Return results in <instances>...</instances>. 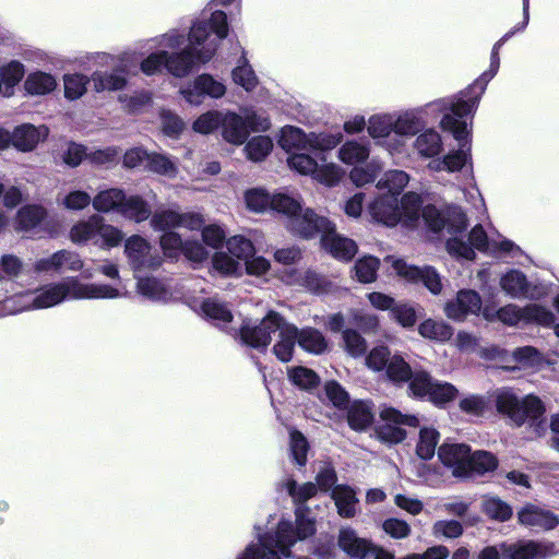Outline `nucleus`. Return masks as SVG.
Listing matches in <instances>:
<instances>
[{
  "instance_id": "obj_1",
  "label": "nucleus",
  "mask_w": 559,
  "mask_h": 559,
  "mask_svg": "<svg viewBox=\"0 0 559 559\" xmlns=\"http://www.w3.org/2000/svg\"><path fill=\"white\" fill-rule=\"evenodd\" d=\"M228 35L227 15L215 10L209 20H198L188 35V46L179 51L157 50L140 63L145 75H155L165 69L175 78H186L201 63L209 62L215 55L219 41Z\"/></svg>"
},
{
  "instance_id": "obj_2",
  "label": "nucleus",
  "mask_w": 559,
  "mask_h": 559,
  "mask_svg": "<svg viewBox=\"0 0 559 559\" xmlns=\"http://www.w3.org/2000/svg\"><path fill=\"white\" fill-rule=\"evenodd\" d=\"M283 487L297 506L295 524L282 519L274 532L258 533L259 545H249L237 559L290 558L293 556L292 547L314 535L316 520L311 516L309 508L304 504L317 495V485L311 481L297 485L296 480L288 478L284 481Z\"/></svg>"
},
{
  "instance_id": "obj_3",
  "label": "nucleus",
  "mask_w": 559,
  "mask_h": 559,
  "mask_svg": "<svg viewBox=\"0 0 559 559\" xmlns=\"http://www.w3.org/2000/svg\"><path fill=\"white\" fill-rule=\"evenodd\" d=\"M124 294L108 284L82 283L76 277L47 284L32 295L12 297L5 300L11 313L29 309L55 307L67 299H118Z\"/></svg>"
},
{
  "instance_id": "obj_4",
  "label": "nucleus",
  "mask_w": 559,
  "mask_h": 559,
  "mask_svg": "<svg viewBox=\"0 0 559 559\" xmlns=\"http://www.w3.org/2000/svg\"><path fill=\"white\" fill-rule=\"evenodd\" d=\"M475 100L464 102L460 95L442 98L420 107L409 108L394 114V133L400 136H414L427 124L430 114L444 112L457 117L474 114Z\"/></svg>"
},
{
  "instance_id": "obj_5",
  "label": "nucleus",
  "mask_w": 559,
  "mask_h": 559,
  "mask_svg": "<svg viewBox=\"0 0 559 559\" xmlns=\"http://www.w3.org/2000/svg\"><path fill=\"white\" fill-rule=\"evenodd\" d=\"M299 236L311 238L317 234L321 235V243L325 251L340 261H349L357 253L356 242L335 231V226L325 217H316L311 221L310 216H305L295 227Z\"/></svg>"
},
{
  "instance_id": "obj_6",
  "label": "nucleus",
  "mask_w": 559,
  "mask_h": 559,
  "mask_svg": "<svg viewBox=\"0 0 559 559\" xmlns=\"http://www.w3.org/2000/svg\"><path fill=\"white\" fill-rule=\"evenodd\" d=\"M70 239L76 245L92 243L103 250H108L121 243L123 234L119 228L106 224L102 216L94 214L72 226Z\"/></svg>"
},
{
  "instance_id": "obj_7",
  "label": "nucleus",
  "mask_w": 559,
  "mask_h": 559,
  "mask_svg": "<svg viewBox=\"0 0 559 559\" xmlns=\"http://www.w3.org/2000/svg\"><path fill=\"white\" fill-rule=\"evenodd\" d=\"M495 403L498 413L507 416L514 425L521 426L526 421L538 420L545 407L542 401L534 395L520 399L509 389H500L495 393Z\"/></svg>"
},
{
  "instance_id": "obj_8",
  "label": "nucleus",
  "mask_w": 559,
  "mask_h": 559,
  "mask_svg": "<svg viewBox=\"0 0 559 559\" xmlns=\"http://www.w3.org/2000/svg\"><path fill=\"white\" fill-rule=\"evenodd\" d=\"M465 117L444 114L440 127L452 133L459 148L444 155L447 171H460L471 159V130Z\"/></svg>"
},
{
  "instance_id": "obj_9",
  "label": "nucleus",
  "mask_w": 559,
  "mask_h": 559,
  "mask_svg": "<svg viewBox=\"0 0 559 559\" xmlns=\"http://www.w3.org/2000/svg\"><path fill=\"white\" fill-rule=\"evenodd\" d=\"M379 416L383 421L377 429L378 438L386 443L395 444L405 440L406 431L402 426L417 427L419 419L415 415L403 414L391 406H382Z\"/></svg>"
},
{
  "instance_id": "obj_10",
  "label": "nucleus",
  "mask_w": 559,
  "mask_h": 559,
  "mask_svg": "<svg viewBox=\"0 0 559 559\" xmlns=\"http://www.w3.org/2000/svg\"><path fill=\"white\" fill-rule=\"evenodd\" d=\"M423 218L427 226L433 231L447 229L450 234L464 230L467 226V218L460 206L449 205L438 209L435 205H427L423 209Z\"/></svg>"
},
{
  "instance_id": "obj_11",
  "label": "nucleus",
  "mask_w": 559,
  "mask_h": 559,
  "mask_svg": "<svg viewBox=\"0 0 559 559\" xmlns=\"http://www.w3.org/2000/svg\"><path fill=\"white\" fill-rule=\"evenodd\" d=\"M124 254L134 273L155 270L160 266L163 259L143 237L133 235L126 240Z\"/></svg>"
},
{
  "instance_id": "obj_12",
  "label": "nucleus",
  "mask_w": 559,
  "mask_h": 559,
  "mask_svg": "<svg viewBox=\"0 0 559 559\" xmlns=\"http://www.w3.org/2000/svg\"><path fill=\"white\" fill-rule=\"evenodd\" d=\"M498 321L507 325H516L520 322H525L549 326L555 322V314L536 304L525 307L510 304L499 309Z\"/></svg>"
},
{
  "instance_id": "obj_13",
  "label": "nucleus",
  "mask_w": 559,
  "mask_h": 559,
  "mask_svg": "<svg viewBox=\"0 0 559 559\" xmlns=\"http://www.w3.org/2000/svg\"><path fill=\"white\" fill-rule=\"evenodd\" d=\"M180 95L192 106H200L205 97L219 99L226 94V86L213 75L202 73L181 86Z\"/></svg>"
},
{
  "instance_id": "obj_14",
  "label": "nucleus",
  "mask_w": 559,
  "mask_h": 559,
  "mask_svg": "<svg viewBox=\"0 0 559 559\" xmlns=\"http://www.w3.org/2000/svg\"><path fill=\"white\" fill-rule=\"evenodd\" d=\"M282 316L275 311L267 314L257 325L245 323L240 329L241 341L258 350H265L271 344L272 335L276 334Z\"/></svg>"
},
{
  "instance_id": "obj_15",
  "label": "nucleus",
  "mask_w": 559,
  "mask_h": 559,
  "mask_svg": "<svg viewBox=\"0 0 559 559\" xmlns=\"http://www.w3.org/2000/svg\"><path fill=\"white\" fill-rule=\"evenodd\" d=\"M523 31L522 28L514 26L504 36L499 39L492 47L490 56V67L488 71H485L478 80H476L466 90L462 91L459 95L464 98V102L475 100L474 111L476 110L479 99L486 90L488 82L498 73L500 67L499 49L509 38L515 33Z\"/></svg>"
},
{
  "instance_id": "obj_16",
  "label": "nucleus",
  "mask_w": 559,
  "mask_h": 559,
  "mask_svg": "<svg viewBox=\"0 0 559 559\" xmlns=\"http://www.w3.org/2000/svg\"><path fill=\"white\" fill-rule=\"evenodd\" d=\"M475 249L479 251H490V240L481 225L473 227L468 235V242L459 237H452L447 241L448 252L456 258L473 260L475 258Z\"/></svg>"
},
{
  "instance_id": "obj_17",
  "label": "nucleus",
  "mask_w": 559,
  "mask_h": 559,
  "mask_svg": "<svg viewBox=\"0 0 559 559\" xmlns=\"http://www.w3.org/2000/svg\"><path fill=\"white\" fill-rule=\"evenodd\" d=\"M558 554L552 542L520 540L503 547L502 559H546Z\"/></svg>"
},
{
  "instance_id": "obj_18",
  "label": "nucleus",
  "mask_w": 559,
  "mask_h": 559,
  "mask_svg": "<svg viewBox=\"0 0 559 559\" xmlns=\"http://www.w3.org/2000/svg\"><path fill=\"white\" fill-rule=\"evenodd\" d=\"M392 267L399 276L405 278L408 282H421L433 295H438L441 293V278L433 267H418L415 265L407 264L402 259L393 260Z\"/></svg>"
},
{
  "instance_id": "obj_19",
  "label": "nucleus",
  "mask_w": 559,
  "mask_h": 559,
  "mask_svg": "<svg viewBox=\"0 0 559 559\" xmlns=\"http://www.w3.org/2000/svg\"><path fill=\"white\" fill-rule=\"evenodd\" d=\"M481 310V298L478 293L472 289H462L455 299L444 305L445 316L454 321H463L469 314H479Z\"/></svg>"
},
{
  "instance_id": "obj_20",
  "label": "nucleus",
  "mask_w": 559,
  "mask_h": 559,
  "mask_svg": "<svg viewBox=\"0 0 559 559\" xmlns=\"http://www.w3.org/2000/svg\"><path fill=\"white\" fill-rule=\"evenodd\" d=\"M271 210L286 215L289 218V229L298 235L299 231L295 227L299 223L301 224L305 216H310L311 221H316V217H320L310 209L302 210L300 201L297 198L284 192L273 194Z\"/></svg>"
},
{
  "instance_id": "obj_21",
  "label": "nucleus",
  "mask_w": 559,
  "mask_h": 559,
  "mask_svg": "<svg viewBox=\"0 0 559 559\" xmlns=\"http://www.w3.org/2000/svg\"><path fill=\"white\" fill-rule=\"evenodd\" d=\"M83 265L84 263L76 252L60 250L47 258L38 259L34 264V270L37 273L76 272L82 270Z\"/></svg>"
},
{
  "instance_id": "obj_22",
  "label": "nucleus",
  "mask_w": 559,
  "mask_h": 559,
  "mask_svg": "<svg viewBox=\"0 0 559 559\" xmlns=\"http://www.w3.org/2000/svg\"><path fill=\"white\" fill-rule=\"evenodd\" d=\"M440 461L452 468L456 477H468L471 449L464 443H443L438 449Z\"/></svg>"
},
{
  "instance_id": "obj_23",
  "label": "nucleus",
  "mask_w": 559,
  "mask_h": 559,
  "mask_svg": "<svg viewBox=\"0 0 559 559\" xmlns=\"http://www.w3.org/2000/svg\"><path fill=\"white\" fill-rule=\"evenodd\" d=\"M277 340L272 348L273 354L282 362L292 360L295 345L298 337V328L288 322L284 317L281 318L278 330H276Z\"/></svg>"
},
{
  "instance_id": "obj_24",
  "label": "nucleus",
  "mask_w": 559,
  "mask_h": 559,
  "mask_svg": "<svg viewBox=\"0 0 559 559\" xmlns=\"http://www.w3.org/2000/svg\"><path fill=\"white\" fill-rule=\"evenodd\" d=\"M518 519L522 525L534 530L549 531L559 524L558 516L551 511L534 504L522 508L518 513Z\"/></svg>"
},
{
  "instance_id": "obj_25",
  "label": "nucleus",
  "mask_w": 559,
  "mask_h": 559,
  "mask_svg": "<svg viewBox=\"0 0 559 559\" xmlns=\"http://www.w3.org/2000/svg\"><path fill=\"white\" fill-rule=\"evenodd\" d=\"M369 213L373 219L386 226H395L402 218L399 200L393 194L377 198L369 205Z\"/></svg>"
},
{
  "instance_id": "obj_26",
  "label": "nucleus",
  "mask_w": 559,
  "mask_h": 559,
  "mask_svg": "<svg viewBox=\"0 0 559 559\" xmlns=\"http://www.w3.org/2000/svg\"><path fill=\"white\" fill-rule=\"evenodd\" d=\"M338 547L354 559H367L371 549V543L359 537L349 526L341 527L337 537Z\"/></svg>"
},
{
  "instance_id": "obj_27",
  "label": "nucleus",
  "mask_w": 559,
  "mask_h": 559,
  "mask_svg": "<svg viewBox=\"0 0 559 559\" xmlns=\"http://www.w3.org/2000/svg\"><path fill=\"white\" fill-rule=\"evenodd\" d=\"M48 135V128L44 124H22L14 129L11 142L20 151L29 152Z\"/></svg>"
},
{
  "instance_id": "obj_28",
  "label": "nucleus",
  "mask_w": 559,
  "mask_h": 559,
  "mask_svg": "<svg viewBox=\"0 0 559 559\" xmlns=\"http://www.w3.org/2000/svg\"><path fill=\"white\" fill-rule=\"evenodd\" d=\"M91 83L97 93L121 91L127 86L128 80L122 66L115 67L114 71H95L91 75Z\"/></svg>"
},
{
  "instance_id": "obj_29",
  "label": "nucleus",
  "mask_w": 559,
  "mask_h": 559,
  "mask_svg": "<svg viewBox=\"0 0 559 559\" xmlns=\"http://www.w3.org/2000/svg\"><path fill=\"white\" fill-rule=\"evenodd\" d=\"M414 152L421 158H433L443 151V141L441 134L433 128L425 129L419 132L413 144Z\"/></svg>"
},
{
  "instance_id": "obj_30",
  "label": "nucleus",
  "mask_w": 559,
  "mask_h": 559,
  "mask_svg": "<svg viewBox=\"0 0 559 559\" xmlns=\"http://www.w3.org/2000/svg\"><path fill=\"white\" fill-rule=\"evenodd\" d=\"M136 292L154 302H167L173 293L168 283L154 276L139 277L136 275Z\"/></svg>"
},
{
  "instance_id": "obj_31",
  "label": "nucleus",
  "mask_w": 559,
  "mask_h": 559,
  "mask_svg": "<svg viewBox=\"0 0 559 559\" xmlns=\"http://www.w3.org/2000/svg\"><path fill=\"white\" fill-rule=\"evenodd\" d=\"M221 128L223 138L235 145L245 143L249 135V131L241 112H223Z\"/></svg>"
},
{
  "instance_id": "obj_32",
  "label": "nucleus",
  "mask_w": 559,
  "mask_h": 559,
  "mask_svg": "<svg viewBox=\"0 0 559 559\" xmlns=\"http://www.w3.org/2000/svg\"><path fill=\"white\" fill-rule=\"evenodd\" d=\"M501 289L511 298L531 297V285L525 274L519 270H510L500 278Z\"/></svg>"
},
{
  "instance_id": "obj_33",
  "label": "nucleus",
  "mask_w": 559,
  "mask_h": 559,
  "mask_svg": "<svg viewBox=\"0 0 559 559\" xmlns=\"http://www.w3.org/2000/svg\"><path fill=\"white\" fill-rule=\"evenodd\" d=\"M120 215L135 223H142L152 216L150 204L140 195H126Z\"/></svg>"
},
{
  "instance_id": "obj_34",
  "label": "nucleus",
  "mask_w": 559,
  "mask_h": 559,
  "mask_svg": "<svg viewBox=\"0 0 559 559\" xmlns=\"http://www.w3.org/2000/svg\"><path fill=\"white\" fill-rule=\"evenodd\" d=\"M126 193L123 190L118 188H109L105 190H100L93 198V207L97 212L102 213H110L117 212L120 213V207L124 201Z\"/></svg>"
},
{
  "instance_id": "obj_35",
  "label": "nucleus",
  "mask_w": 559,
  "mask_h": 559,
  "mask_svg": "<svg viewBox=\"0 0 559 559\" xmlns=\"http://www.w3.org/2000/svg\"><path fill=\"white\" fill-rule=\"evenodd\" d=\"M369 155V144L357 140H348L344 142L337 151L338 159L346 165L365 163Z\"/></svg>"
},
{
  "instance_id": "obj_36",
  "label": "nucleus",
  "mask_w": 559,
  "mask_h": 559,
  "mask_svg": "<svg viewBox=\"0 0 559 559\" xmlns=\"http://www.w3.org/2000/svg\"><path fill=\"white\" fill-rule=\"evenodd\" d=\"M332 498L342 518H353L356 514L358 499L355 491L346 485H337L332 490Z\"/></svg>"
},
{
  "instance_id": "obj_37",
  "label": "nucleus",
  "mask_w": 559,
  "mask_h": 559,
  "mask_svg": "<svg viewBox=\"0 0 559 559\" xmlns=\"http://www.w3.org/2000/svg\"><path fill=\"white\" fill-rule=\"evenodd\" d=\"M310 133H305L301 129L286 126L281 131L278 144L286 152L309 151L308 140Z\"/></svg>"
},
{
  "instance_id": "obj_38",
  "label": "nucleus",
  "mask_w": 559,
  "mask_h": 559,
  "mask_svg": "<svg viewBox=\"0 0 559 559\" xmlns=\"http://www.w3.org/2000/svg\"><path fill=\"white\" fill-rule=\"evenodd\" d=\"M297 343L305 352L314 355L322 354L328 347V343L323 334L313 328L298 329Z\"/></svg>"
},
{
  "instance_id": "obj_39",
  "label": "nucleus",
  "mask_w": 559,
  "mask_h": 559,
  "mask_svg": "<svg viewBox=\"0 0 559 559\" xmlns=\"http://www.w3.org/2000/svg\"><path fill=\"white\" fill-rule=\"evenodd\" d=\"M440 433L432 427H424L419 430L418 440L416 443V455L424 460H431L439 443Z\"/></svg>"
},
{
  "instance_id": "obj_40",
  "label": "nucleus",
  "mask_w": 559,
  "mask_h": 559,
  "mask_svg": "<svg viewBox=\"0 0 559 559\" xmlns=\"http://www.w3.org/2000/svg\"><path fill=\"white\" fill-rule=\"evenodd\" d=\"M368 134L376 141L384 140L394 132V114H377L368 119Z\"/></svg>"
},
{
  "instance_id": "obj_41",
  "label": "nucleus",
  "mask_w": 559,
  "mask_h": 559,
  "mask_svg": "<svg viewBox=\"0 0 559 559\" xmlns=\"http://www.w3.org/2000/svg\"><path fill=\"white\" fill-rule=\"evenodd\" d=\"M347 420L350 428L357 431L369 427L373 420V413L369 403L364 401L354 402L348 409Z\"/></svg>"
},
{
  "instance_id": "obj_42",
  "label": "nucleus",
  "mask_w": 559,
  "mask_h": 559,
  "mask_svg": "<svg viewBox=\"0 0 559 559\" xmlns=\"http://www.w3.org/2000/svg\"><path fill=\"white\" fill-rule=\"evenodd\" d=\"M56 87V79L51 74L40 71L31 73L24 82V88L31 95H45Z\"/></svg>"
},
{
  "instance_id": "obj_43",
  "label": "nucleus",
  "mask_w": 559,
  "mask_h": 559,
  "mask_svg": "<svg viewBox=\"0 0 559 559\" xmlns=\"http://www.w3.org/2000/svg\"><path fill=\"white\" fill-rule=\"evenodd\" d=\"M201 312L216 325H225L233 319L230 310L215 298L204 299L200 305Z\"/></svg>"
},
{
  "instance_id": "obj_44",
  "label": "nucleus",
  "mask_w": 559,
  "mask_h": 559,
  "mask_svg": "<svg viewBox=\"0 0 559 559\" xmlns=\"http://www.w3.org/2000/svg\"><path fill=\"white\" fill-rule=\"evenodd\" d=\"M320 160L323 164L321 166L319 164L317 165V170L312 178L328 187L337 185L344 176L343 168L335 163H326L324 156H321Z\"/></svg>"
},
{
  "instance_id": "obj_45",
  "label": "nucleus",
  "mask_w": 559,
  "mask_h": 559,
  "mask_svg": "<svg viewBox=\"0 0 559 559\" xmlns=\"http://www.w3.org/2000/svg\"><path fill=\"white\" fill-rule=\"evenodd\" d=\"M186 41V35L178 29H170L165 34L158 35L156 37L150 38L146 40V46L148 49H158L159 50H175L180 48Z\"/></svg>"
},
{
  "instance_id": "obj_46",
  "label": "nucleus",
  "mask_w": 559,
  "mask_h": 559,
  "mask_svg": "<svg viewBox=\"0 0 559 559\" xmlns=\"http://www.w3.org/2000/svg\"><path fill=\"white\" fill-rule=\"evenodd\" d=\"M418 332L423 337L438 342L449 341L453 334V330L450 325L443 321H436L432 319H427L420 323Z\"/></svg>"
},
{
  "instance_id": "obj_47",
  "label": "nucleus",
  "mask_w": 559,
  "mask_h": 559,
  "mask_svg": "<svg viewBox=\"0 0 559 559\" xmlns=\"http://www.w3.org/2000/svg\"><path fill=\"white\" fill-rule=\"evenodd\" d=\"M215 271L225 276H240L242 274L241 263L228 251H217L212 258Z\"/></svg>"
},
{
  "instance_id": "obj_48",
  "label": "nucleus",
  "mask_w": 559,
  "mask_h": 559,
  "mask_svg": "<svg viewBox=\"0 0 559 559\" xmlns=\"http://www.w3.org/2000/svg\"><path fill=\"white\" fill-rule=\"evenodd\" d=\"M308 141L309 151L324 153L341 144L343 141V134L341 132H310Z\"/></svg>"
},
{
  "instance_id": "obj_49",
  "label": "nucleus",
  "mask_w": 559,
  "mask_h": 559,
  "mask_svg": "<svg viewBox=\"0 0 559 559\" xmlns=\"http://www.w3.org/2000/svg\"><path fill=\"white\" fill-rule=\"evenodd\" d=\"M231 76L233 81L247 92L253 91L258 85V78L243 55L239 59L238 66L233 70Z\"/></svg>"
},
{
  "instance_id": "obj_50",
  "label": "nucleus",
  "mask_w": 559,
  "mask_h": 559,
  "mask_svg": "<svg viewBox=\"0 0 559 559\" xmlns=\"http://www.w3.org/2000/svg\"><path fill=\"white\" fill-rule=\"evenodd\" d=\"M288 379L299 389L310 391L320 383L319 376L307 367H293L288 369Z\"/></svg>"
},
{
  "instance_id": "obj_51",
  "label": "nucleus",
  "mask_w": 559,
  "mask_h": 559,
  "mask_svg": "<svg viewBox=\"0 0 559 559\" xmlns=\"http://www.w3.org/2000/svg\"><path fill=\"white\" fill-rule=\"evenodd\" d=\"M46 215L45 210L37 205H27L19 210L16 216V228L31 230L38 226Z\"/></svg>"
},
{
  "instance_id": "obj_52",
  "label": "nucleus",
  "mask_w": 559,
  "mask_h": 559,
  "mask_svg": "<svg viewBox=\"0 0 559 559\" xmlns=\"http://www.w3.org/2000/svg\"><path fill=\"white\" fill-rule=\"evenodd\" d=\"M409 181V176L403 170H389L383 177L378 181L377 187L379 189H386L389 191L388 194H393L397 198V195L402 192V190L406 187Z\"/></svg>"
},
{
  "instance_id": "obj_53",
  "label": "nucleus",
  "mask_w": 559,
  "mask_h": 559,
  "mask_svg": "<svg viewBox=\"0 0 559 559\" xmlns=\"http://www.w3.org/2000/svg\"><path fill=\"white\" fill-rule=\"evenodd\" d=\"M468 463V476L472 473L485 474L487 472H492L498 466L497 457L487 451H475L474 453H471Z\"/></svg>"
},
{
  "instance_id": "obj_54",
  "label": "nucleus",
  "mask_w": 559,
  "mask_h": 559,
  "mask_svg": "<svg viewBox=\"0 0 559 559\" xmlns=\"http://www.w3.org/2000/svg\"><path fill=\"white\" fill-rule=\"evenodd\" d=\"M308 450L309 444L305 436L298 430L292 429L289 431V454L298 466L306 465Z\"/></svg>"
},
{
  "instance_id": "obj_55",
  "label": "nucleus",
  "mask_w": 559,
  "mask_h": 559,
  "mask_svg": "<svg viewBox=\"0 0 559 559\" xmlns=\"http://www.w3.org/2000/svg\"><path fill=\"white\" fill-rule=\"evenodd\" d=\"M247 207L255 213H263L271 210L273 195H270L264 189L253 188L245 193Z\"/></svg>"
},
{
  "instance_id": "obj_56",
  "label": "nucleus",
  "mask_w": 559,
  "mask_h": 559,
  "mask_svg": "<svg viewBox=\"0 0 559 559\" xmlns=\"http://www.w3.org/2000/svg\"><path fill=\"white\" fill-rule=\"evenodd\" d=\"M308 152L309 151H299L293 153L287 158V163L292 169L296 170L300 175L313 177V174L317 170L318 160L308 154Z\"/></svg>"
},
{
  "instance_id": "obj_57",
  "label": "nucleus",
  "mask_w": 559,
  "mask_h": 559,
  "mask_svg": "<svg viewBox=\"0 0 559 559\" xmlns=\"http://www.w3.org/2000/svg\"><path fill=\"white\" fill-rule=\"evenodd\" d=\"M380 261L373 255L360 258L355 263V275L360 283H372L377 278Z\"/></svg>"
},
{
  "instance_id": "obj_58",
  "label": "nucleus",
  "mask_w": 559,
  "mask_h": 559,
  "mask_svg": "<svg viewBox=\"0 0 559 559\" xmlns=\"http://www.w3.org/2000/svg\"><path fill=\"white\" fill-rule=\"evenodd\" d=\"M483 510L490 519L500 522L509 520L512 515V508L498 497H485Z\"/></svg>"
},
{
  "instance_id": "obj_59",
  "label": "nucleus",
  "mask_w": 559,
  "mask_h": 559,
  "mask_svg": "<svg viewBox=\"0 0 559 559\" xmlns=\"http://www.w3.org/2000/svg\"><path fill=\"white\" fill-rule=\"evenodd\" d=\"M273 148V142L269 136L258 135L252 138L245 146L247 157L252 162L264 159Z\"/></svg>"
},
{
  "instance_id": "obj_60",
  "label": "nucleus",
  "mask_w": 559,
  "mask_h": 559,
  "mask_svg": "<svg viewBox=\"0 0 559 559\" xmlns=\"http://www.w3.org/2000/svg\"><path fill=\"white\" fill-rule=\"evenodd\" d=\"M227 251L235 257L239 262L246 261L253 255L255 248L251 240L243 236H233L226 240Z\"/></svg>"
},
{
  "instance_id": "obj_61",
  "label": "nucleus",
  "mask_w": 559,
  "mask_h": 559,
  "mask_svg": "<svg viewBox=\"0 0 559 559\" xmlns=\"http://www.w3.org/2000/svg\"><path fill=\"white\" fill-rule=\"evenodd\" d=\"M381 169L382 165L379 162L372 159L364 167H354L349 173V178L355 186L362 187L374 181Z\"/></svg>"
},
{
  "instance_id": "obj_62",
  "label": "nucleus",
  "mask_w": 559,
  "mask_h": 559,
  "mask_svg": "<svg viewBox=\"0 0 559 559\" xmlns=\"http://www.w3.org/2000/svg\"><path fill=\"white\" fill-rule=\"evenodd\" d=\"M24 72V66L15 60L0 68V81L5 86V95L23 79Z\"/></svg>"
},
{
  "instance_id": "obj_63",
  "label": "nucleus",
  "mask_w": 559,
  "mask_h": 559,
  "mask_svg": "<svg viewBox=\"0 0 559 559\" xmlns=\"http://www.w3.org/2000/svg\"><path fill=\"white\" fill-rule=\"evenodd\" d=\"M118 100L128 112L136 115L151 105L152 98L148 92H138L132 95L121 94Z\"/></svg>"
},
{
  "instance_id": "obj_64",
  "label": "nucleus",
  "mask_w": 559,
  "mask_h": 559,
  "mask_svg": "<svg viewBox=\"0 0 559 559\" xmlns=\"http://www.w3.org/2000/svg\"><path fill=\"white\" fill-rule=\"evenodd\" d=\"M180 213L174 210H159L151 217V226L155 230H167L179 227Z\"/></svg>"
}]
</instances>
